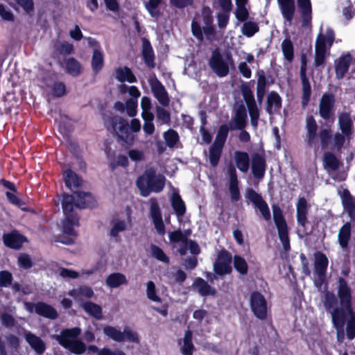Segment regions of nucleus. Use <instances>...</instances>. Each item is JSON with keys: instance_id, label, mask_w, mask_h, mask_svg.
I'll return each instance as SVG.
<instances>
[{"instance_id": "obj_1", "label": "nucleus", "mask_w": 355, "mask_h": 355, "mask_svg": "<svg viewBox=\"0 0 355 355\" xmlns=\"http://www.w3.org/2000/svg\"><path fill=\"white\" fill-rule=\"evenodd\" d=\"M324 306L330 313L331 321L334 313H340L343 321V327L346 324V336L349 340H353L355 338V312L353 309H349L348 311H344L342 309H338L335 306L337 300L333 293L326 292L323 298Z\"/></svg>"}, {"instance_id": "obj_2", "label": "nucleus", "mask_w": 355, "mask_h": 355, "mask_svg": "<svg viewBox=\"0 0 355 355\" xmlns=\"http://www.w3.org/2000/svg\"><path fill=\"white\" fill-rule=\"evenodd\" d=\"M137 184L141 196L146 197L151 192L159 193L164 189L165 178L157 174L154 169L149 168L137 179Z\"/></svg>"}, {"instance_id": "obj_3", "label": "nucleus", "mask_w": 355, "mask_h": 355, "mask_svg": "<svg viewBox=\"0 0 355 355\" xmlns=\"http://www.w3.org/2000/svg\"><path fill=\"white\" fill-rule=\"evenodd\" d=\"M80 333L81 329L79 327L67 329L61 331L57 339L59 343L69 352L81 354L85 351L86 346L83 342L77 339Z\"/></svg>"}, {"instance_id": "obj_4", "label": "nucleus", "mask_w": 355, "mask_h": 355, "mask_svg": "<svg viewBox=\"0 0 355 355\" xmlns=\"http://www.w3.org/2000/svg\"><path fill=\"white\" fill-rule=\"evenodd\" d=\"M209 66L217 76L223 78L234 67V61L230 53L215 50L209 60Z\"/></svg>"}, {"instance_id": "obj_5", "label": "nucleus", "mask_w": 355, "mask_h": 355, "mask_svg": "<svg viewBox=\"0 0 355 355\" xmlns=\"http://www.w3.org/2000/svg\"><path fill=\"white\" fill-rule=\"evenodd\" d=\"M334 40V33L331 28L327 27L325 30L320 28L315 45V63L316 66L324 64L325 55L331 48Z\"/></svg>"}, {"instance_id": "obj_6", "label": "nucleus", "mask_w": 355, "mask_h": 355, "mask_svg": "<svg viewBox=\"0 0 355 355\" xmlns=\"http://www.w3.org/2000/svg\"><path fill=\"white\" fill-rule=\"evenodd\" d=\"M76 193L74 196L64 195L62 198V205L65 219L62 223L63 232L65 234L75 236L76 232L73 230L74 226H78V218L76 215L71 214L73 208L76 207Z\"/></svg>"}, {"instance_id": "obj_7", "label": "nucleus", "mask_w": 355, "mask_h": 355, "mask_svg": "<svg viewBox=\"0 0 355 355\" xmlns=\"http://www.w3.org/2000/svg\"><path fill=\"white\" fill-rule=\"evenodd\" d=\"M328 266L327 257L321 252L315 254L313 282L315 286L320 291H327L325 284V273Z\"/></svg>"}, {"instance_id": "obj_8", "label": "nucleus", "mask_w": 355, "mask_h": 355, "mask_svg": "<svg viewBox=\"0 0 355 355\" xmlns=\"http://www.w3.org/2000/svg\"><path fill=\"white\" fill-rule=\"evenodd\" d=\"M273 218L277 226L279 237L282 243L284 248L287 250L289 248V239L288 236V229L284 220L282 210L278 206L272 207Z\"/></svg>"}, {"instance_id": "obj_9", "label": "nucleus", "mask_w": 355, "mask_h": 355, "mask_svg": "<svg viewBox=\"0 0 355 355\" xmlns=\"http://www.w3.org/2000/svg\"><path fill=\"white\" fill-rule=\"evenodd\" d=\"M250 306L254 315L264 320L267 315V304L263 295L259 292H254L250 296Z\"/></svg>"}, {"instance_id": "obj_10", "label": "nucleus", "mask_w": 355, "mask_h": 355, "mask_svg": "<svg viewBox=\"0 0 355 355\" xmlns=\"http://www.w3.org/2000/svg\"><path fill=\"white\" fill-rule=\"evenodd\" d=\"M232 255L225 250L218 252L214 265V271L220 275L229 274L232 271Z\"/></svg>"}, {"instance_id": "obj_11", "label": "nucleus", "mask_w": 355, "mask_h": 355, "mask_svg": "<svg viewBox=\"0 0 355 355\" xmlns=\"http://www.w3.org/2000/svg\"><path fill=\"white\" fill-rule=\"evenodd\" d=\"M338 295L340 300V306H337L338 309H342L344 311H348L352 308V295L351 289L348 286L347 282L342 278L339 279V286L338 291Z\"/></svg>"}, {"instance_id": "obj_12", "label": "nucleus", "mask_w": 355, "mask_h": 355, "mask_svg": "<svg viewBox=\"0 0 355 355\" xmlns=\"http://www.w3.org/2000/svg\"><path fill=\"white\" fill-rule=\"evenodd\" d=\"M245 198L250 200L259 210L265 220H268L270 219V212L268 205L259 194L256 193L252 189H248L245 192Z\"/></svg>"}, {"instance_id": "obj_13", "label": "nucleus", "mask_w": 355, "mask_h": 355, "mask_svg": "<svg viewBox=\"0 0 355 355\" xmlns=\"http://www.w3.org/2000/svg\"><path fill=\"white\" fill-rule=\"evenodd\" d=\"M281 14L284 19V26H291L295 13L294 0H277Z\"/></svg>"}, {"instance_id": "obj_14", "label": "nucleus", "mask_w": 355, "mask_h": 355, "mask_svg": "<svg viewBox=\"0 0 355 355\" xmlns=\"http://www.w3.org/2000/svg\"><path fill=\"white\" fill-rule=\"evenodd\" d=\"M24 305L26 309L31 313L35 311L37 314L50 319H55L58 316V313L53 307L43 302H39L35 304L25 303Z\"/></svg>"}, {"instance_id": "obj_15", "label": "nucleus", "mask_w": 355, "mask_h": 355, "mask_svg": "<svg viewBox=\"0 0 355 355\" xmlns=\"http://www.w3.org/2000/svg\"><path fill=\"white\" fill-rule=\"evenodd\" d=\"M149 85L154 96L158 102L163 106H167L169 103V98L163 85L155 77L150 79Z\"/></svg>"}, {"instance_id": "obj_16", "label": "nucleus", "mask_w": 355, "mask_h": 355, "mask_svg": "<svg viewBox=\"0 0 355 355\" xmlns=\"http://www.w3.org/2000/svg\"><path fill=\"white\" fill-rule=\"evenodd\" d=\"M353 57L350 53H345L339 56L334 62L336 76L338 79H342L349 70Z\"/></svg>"}, {"instance_id": "obj_17", "label": "nucleus", "mask_w": 355, "mask_h": 355, "mask_svg": "<svg viewBox=\"0 0 355 355\" xmlns=\"http://www.w3.org/2000/svg\"><path fill=\"white\" fill-rule=\"evenodd\" d=\"M113 128L119 137L125 143H132L134 139L133 135L129 130L128 122L125 120L119 119L114 123Z\"/></svg>"}, {"instance_id": "obj_18", "label": "nucleus", "mask_w": 355, "mask_h": 355, "mask_svg": "<svg viewBox=\"0 0 355 355\" xmlns=\"http://www.w3.org/2000/svg\"><path fill=\"white\" fill-rule=\"evenodd\" d=\"M334 96L331 94H324L319 105L320 115L324 119H328L332 114L334 105Z\"/></svg>"}, {"instance_id": "obj_19", "label": "nucleus", "mask_w": 355, "mask_h": 355, "mask_svg": "<svg viewBox=\"0 0 355 355\" xmlns=\"http://www.w3.org/2000/svg\"><path fill=\"white\" fill-rule=\"evenodd\" d=\"M69 295L72 297L75 301L79 302L81 306L84 300L94 297V292L92 288L87 286H82L71 290L69 292Z\"/></svg>"}, {"instance_id": "obj_20", "label": "nucleus", "mask_w": 355, "mask_h": 355, "mask_svg": "<svg viewBox=\"0 0 355 355\" xmlns=\"http://www.w3.org/2000/svg\"><path fill=\"white\" fill-rule=\"evenodd\" d=\"M227 174L230 176L229 190L231 198L233 200L237 201L240 198V192L239 189V181L237 179L236 171L233 166H229Z\"/></svg>"}, {"instance_id": "obj_21", "label": "nucleus", "mask_w": 355, "mask_h": 355, "mask_svg": "<svg viewBox=\"0 0 355 355\" xmlns=\"http://www.w3.org/2000/svg\"><path fill=\"white\" fill-rule=\"evenodd\" d=\"M266 159L263 155L256 153L252 157V171L257 178H262L266 171Z\"/></svg>"}, {"instance_id": "obj_22", "label": "nucleus", "mask_w": 355, "mask_h": 355, "mask_svg": "<svg viewBox=\"0 0 355 355\" xmlns=\"http://www.w3.org/2000/svg\"><path fill=\"white\" fill-rule=\"evenodd\" d=\"M3 239L7 247L16 250L19 249L22 244L26 241V238L17 232L3 234Z\"/></svg>"}, {"instance_id": "obj_23", "label": "nucleus", "mask_w": 355, "mask_h": 355, "mask_svg": "<svg viewBox=\"0 0 355 355\" xmlns=\"http://www.w3.org/2000/svg\"><path fill=\"white\" fill-rule=\"evenodd\" d=\"M340 129L345 137L350 139L353 132V122L351 116L347 112H342L338 116Z\"/></svg>"}, {"instance_id": "obj_24", "label": "nucleus", "mask_w": 355, "mask_h": 355, "mask_svg": "<svg viewBox=\"0 0 355 355\" xmlns=\"http://www.w3.org/2000/svg\"><path fill=\"white\" fill-rule=\"evenodd\" d=\"M150 213L157 233L162 235L164 234L165 232L164 225L160 214L159 205L156 202H153L151 203Z\"/></svg>"}, {"instance_id": "obj_25", "label": "nucleus", "mask_w": 355, "mask_h": 355, "mask_svg": "<svg viewBox=\"0 0 355 355\" xmlns=\"http://www.w3.org/2000/svg\"><path fill=\"white\" fill-rule=\"evenodd\" d=\"M297 6L304 25H307L311 20L312 6L311 0H297Z\"/></svg>"}, {"instance_id": "obj_26", "label": "nucleus", "mask_w": 355, "mask_h": 355, "mask_svg": "<svg viewBox=\"0 0 355 355\" xmlns=\"http://www.w3.org/2000/svg\"><path fill=\"white\" fill-rule=\"evenodd\" d=\"M180 352L183 355H193L194 346L192 343V333L191 331H187L183 338L178 342Z\"/></svg>"}, {"instance_id": "obj_27", "label": "nucleus", "mask_w": 355, "mask_h": 355, "mask_svg": "<svg viewBox=\"0 0 355 355\" xmlns=\"http://www.w3.org/2000/svg\"><path fill=\"white\" fill-rule=\"evenodd\" d=\"M106 285L111 288H116L128 284L126 276L121 272H113L105 279Z\"/></svg>"}, {"instance_id": "obj_28", "label": "nucleus", "mask_w": 355, "mask_h": 355, "mask_svg": "<svg viewBox=\"0 0 355 355\" xmlns=\"http://www.w3.org/2000/svg\"><path fill=\"white\" fill-rule=\"evenodd\" d=\"M234 159L238 169L243 172H248L250 166L249 156L247 153L236 151L234 155Z\"/></svg>"}, {"instance_id": "obj_29", "label": "nucleus", "mask_w": 355, "mask_h": 355, "mask_svg": "<svg viewBox=\"0 0 355 355\" xmlns=\"http://www.w3.org/2000/svg\"><path fill=\"white\" fill-rule=\"evenodd\" d=\"M53 53L58 55H69L73 51V45L64 40H55L53 44Z\"/></svg>"}, {"instance_id": "obj_30", "label": "nucleus", "mask_w": 355, "mask_h": 355, "mask_svg": "<svg viewBox=\"0 0 355 355\" xmlns=\"http://www.w3.org/2000/svg\"><path fill=\"white\" fill-rule=\"evenodd\" d=\"M76 207L86 208L94 207L95 200L91 193L87 192H76Z\"/></svg>"}, {"instance_id": "obj_31", "label": "nucleus", "mask_w": 355, "mask_h": 355, "mask_svg": "<svg viewBox=\"0 0 355 355\" xmlns=\"http://www.w3.org/2000/svg\"><path fill=\"white\" fill-rule=\"evenodd\" d=\"M342 202L345 210L348 213L350 218L355 216V200L349 192L344 190L341 195Z\"/></svg>"}, {"instance_id": "obj_32", "label": "nucleus", "mask_w": 355, "mask_h": 355, "mask_svg": "<svg viewBox=\"0 0 355 355\" xmlns=\"http://www.w3.org/2000/svg\"><path fill=\"white\" fill-rule=\"evenodd\" d=\"M193 286L198 292L202 296H214L216 293V289L209 286L202 278H197L193 283Z\"/></svg>"}, {"instance_id": "obj_33", "label": "nucleus", "mask_w": 355, "mask_h": 355, "mask_svg": "<svg viewBox=\"0 0 355 355\" xmlns=\"http://www.w3.org/2000/svg\"><path fill=\"white\" fill-rule=\"evenodd\" d=\"M63 175L66 186L71 190L80 187L83 184L82 180L71 170L66 171Z\"/></svg>"}, {"instance_id": "obj_34", "label": "nucleus", "mask_w": 355, "mask_h": 355, "mask_svg": "<svg viewBox=\"0 0 355 355\" xmlns=\"http://www.w3.org/2000/svg\"><path fill=\"white\" fill-rule=\"evenodd\" d=\"M24 336L26 340L37 353L41 354L44 351V343L39 337L28 331L25 332Z\"/></svg>"}, {"instance_id": "obj_35", "label": "nucleus", "mask_w": 355, "mask_h": 355, "mask_svg": "<svg viewBox=\"0 0 355 355\" xmlns=\"http://www.w3.org/2000/svg\"><path fill=\"white\" fill-rule=\"evenodd\" d=\"M130 225L129 221L121 219L113 220L112 227L110 231V236L112 238H117L119 234L124 232Z\"/></svg>"}, {"instance_id": "obj_36", "label": "nucleus", "mask_w": 355, "mask_h": 355, "mask_svg": "<svg viewBox=\"0 0 355 355\" xmlns=\"http://www.w3.org/2000/svg\"><path fill=\"white\" fill-rule=\"evenodd\" d=\"M247 114L245 108L241 106L236 112L231 124L232 129H243L245 126Z\"/></svg>"}, {"instance_id": "obj_37", "label": "nucleus", "mask_w": 355, "mask_h": 355, "mask_svg": "<svg viewBox=\"0 0 355 355\" xmlns=\"http://www.w3.org/2000/svg\"><path fill=\"white\" fill-rule=\"evenodd\" d=\"M169 238L171 242L178 244L177 247L180 254L182 255L186 254L187 250L183 247L188 240L187 236L184 235L180 231H175L171 233Z\"/></svg>"}, {"instance_id": "obj_38", "label": "nucleus", "mask_w": 355, "mask_h": 355, "mask_svg": "<svg viewBox=\"0 0 355 355\" xmlns=\"http://www.w3.org/2000/svg\"><path fill=\"white\" fill-rule=\"evenodd\" d=\"M307 202L303 198H300L297 204V218L298 224L304 227L306 223Z\"/></svg>"}, {"instance_id": "obj_39", "label": "nucleus", "mask_w": 355, "mask_h": 355, "mask_svg": "<svg viewBox=\"0 0 355 355\" xmlns=\"http://www.w3.org/2000/svg\"><path fill=\"white\" fill-rule=\"evenodd\" d=\"M351 237V224L345 223L338 233V241L342 248H346Z\"/></svg>"}, {"instance_id": "obj_40", "label": "nucleus", "mask_w": 355, "mask_h": 355, "mask_svg": "<svg viewBox=\"0 0 355 355\" xmlns=\"http://www.w3.org/2000/svg\"><path fill=\"white\" fill-rule=\"evenodd\" d=\"M67 72L72 76H77L82 73L83 68L80 64L74 58H69L64 61Z\"/></svg>"}, {"instance_id": "obj_41", "label": "nucleus", "mask_w": 355, "mask_h": 355, "mask_svg": "<svg viewBox=\"0 0 355 355\" xmlns=\"http://www.w3.org/2000/svg\"><path fill=\"white\" fill-rule=\"evenodd\" d=\"M116 78L121 83H135L137 79L128 67H119L116 70Z\"/></svg>"}, {"instance_id": "obj_42", "label": "nucleus", "mask_w": 355, "mask_h": 355, "mask_svg": "<svg viewBox=\"0 0 355 355\" xmlns=\"http://www.w3.org/2000/svg\"><path fill=\"white\" fill-rule=\"evenodd\" d=\"M81 307L85 311V312L95 318L101 319L102 318V309L99 305L91 302H87L82 303Z\"/></svg>"}, {"instance_id": "obj_43", "label": "nucleus", "mask_w": 355, "mask_h": 355, "mask_svg": "<svg viewBox=\"0 0 355 355\" xmlns=\"http://www.w3.org/2000/svg\"><path fill=\"white\" fill-rule=\"evenodd\" d=\"M146 286V293L147 298L153 302L162 303V300L158 294V291L156 288L155 283L152 281H148Z\"/></svg>"}, {"instance_id": "obj_44", "label": "nucleus", "mask_w": 355, "mask_h": 355, "mask_svg": "<svg viewBox=\"0 0 355 355\" xmlns=\"http://www.w3.org/2000/svg\"><path fill=\"white\" fill-rule=\"evenodd\" d=\"M334 327L337 331V340L338 342L342 343L344 340V329L343 321L340 313H334L332 321Z\"/></svg>"}, {"instance_id": "obj_45", "label": "nucleus", "mask_w": 355, "mask_h": 355, "mask_svg": "<svg viewBox=\"0 0 355 355\" xmlns=\"http://www.w3.org/2000/svg\"><path fill=\"white\" fill-rule=\"evenodd\" d=\"M172 206L178 216H182L185 212V205L179 194L174 190L171 198Z\"/></svg>"}, {"instance_id": "obj_46", "label": "nucleus", "mask_w": 355, "mask_h": 355, "mask_svg": "<svg viewBox=\"0 0 355 355\" xmlns=\"http://www.w3.org/2000/svg\"><path fill=\"white\" fill-rule=\"evenodd\" d=\"M103 62V53L98 49H94L92 58V67L96 73L101 70Z\"/></svg>"}, {"instance_id": "obj_47", "label": "nucleus", "mask_w": 355, "mask_h": 355, "mask_svg": "<svg viewBox=\"0 0 355 355\" xmlns=\"http://www.w3.org/2000/svg\"><path fill=\"white\" fill-rule=\"evenodd\" d=\"M161 1L162 0H148L145 3L146 9L153 18L158 19L161 15L159 8Z\"/></svg>"}, {"instance_id": "obj_48", "label": "nucleus", "mask_w": 355, "mask_h": 355, "mask_svg": "<svg viewBox=\"0 0 355 355\" xmlns=\"http://www.w3.org/2000/svg\"><path fill=\"white\" fill-rule=\"evenodd\" d=\"M306 127L308 131V141L309 144H311L315 138L317 130V124L312 116H307Z\"/></svg>"}, {"instance_id": "obj_49", "label": "nucleus", "mask_w": 355, "mask_h": 355, "mask_svg": "<svg viewBox=\"0 0 355 355\" xmlns=\"http://www.w3.org/2000/svg\"><path fill=\"white\" fill-rule=\"evenodd\" d=\"M151 100L147 96L142 97L141 100V108L142 110L141 117L142 119H151L154 115L151 112Z\"/></svg>"}, {"instance_id": "obj_50", "label": "nucleus", "mask_w": 355, "mask_h": 355, "mask_svg": "<svg viewBox=\"0 0 355 355\" xmlns=\"http://www.w3.org/2000/svg\"><path fill=\"white\" fill-rule=\"evenodd\" d=\"M143 56L146 63L149 67H153V53L150 42L144 39L143 40Z\"/></svg>"}, {"instance_id": "obj_51", "label": "nucleus", "mask_w": 355, "mask_h": 355, "mask_svg": "<svg viewBox=\"0 0 355 355\" xmlns=\"http://www.w3.org/2000/svg\"><path fill=\"white\" fill-rule=\"evenodd\" d=\"M122 331L112 326H106L103 328V334L116 342H122Z\"/></svg>"}, {"instance_id": "obj_52", "label": "nucleus", "mask_w": 355, "mask_h": 355, "mask_svg": "<svg viewBox=\"0 0 355 355\" xmlns=\"http://www.w3.org/2000/svg\"><path fill=\"white\" fill-rule=\"evenodd\" d=\"M121 334L122 342L128 341L135 343H138L139 342V337L138 334L128 326H126L123 328Z\"/></svg>"}, {"instance_id": "obj_53", "label": "nucleus", "mask_w": 355, "mask_h": 355, "mask_svg": "<svg viewBox=\"0 0 355 355\" xmlns=\"http://www.w3.org/2000/svg\"><path fill=\"white\" fill-rule=\"evenodd\" d=\"M222 150V146L216 145L214 144H213L211 146L209 150V159L211 166H217L221 155Z\"/></svg>"}, {"instance_id": "obj_54", "label": "nucleus", "mask_w": 355, "mask_h": 355, "mask_svg": "<svg viewBox=\"0 0 355 355\" xmlns=\"http://www.w3.org/2000/svg\"><path fill=\"white\" fill-rule=\"evenodd\" d=\"M3 184L5 187L10 190V191H7L6 193L8 200L13 205L20 206L21 201L15 193L16 191L15 185L12 183L5 180L3 181Z\"/></svg>"}, {"instance_id": "obj_55", "label": "nucleus", "mask_w": 355, "mask_h": 355, "mask_svg": "<svg viewBox=\"0 0 355 355\" xmlns=\"http://www.w3.org/2000/svg\"><path fill=\"white\" fill-rule=\"evenodd\" d=\"M234 266L237 272L241 275H246L248 273V266L244 258L240 256H234Z\"/></svg>"}, {"instance_id": "obj_56", "label": "nucleus", "mask_w": 355, "mask_h": 355, "mask_svg": "<svg viewBox=\"0 0 355 355\" xmlns=\"http://www.w3.org/2000/svg\"><path fill=\"white\" fill-rule=\"evenodd\" d=\"M229 132V128L227 125H222L216 137L214 144L223 147L225 141L227 139Z\"/></svg>"}, {"instance_id": "obj_57", "label": "nucleus", "mask_w": 355, "mask_h": 355, "mask_svg": "<svg viewBox=\"0 0 355 355\" xmlns=\"http://www.w3.org/2000/svg\"><path fill=\"white\" fill-rule=\"evenodd\" d=\"M259 31L257 23L252 21L245 22L242 27V33L247 37H252Z\"/></svg>"}, {"instance_id": "obj_58", "label": "nucleus", "mask_w": 355, "mask_h": 355, "mask_svg": "<svg viewBox=\"0 0 355 355\" xmlns=\"http://www.w3.org/2000/svg\"><path fill=\"white\" fill-rule=\"evenodd\" d=\"M268 109L276 110L281 106V98L278 94L271 92L268 97Z\"/></svg>"}, {"instance_id": "obj_59", "label": "nucleus", "mask_w": 355, "mask_h": 355, "mask_svg": "<svg viewBox=\"0 0 355 355\" xmlns=\"http://www.w3.org/2000/svg\"><path fill=\"white\" fill-rule=\"evenodd\" d=\"M282 49L284 57L288 60H291L293 58V46L289 40H285L282 42Z\"/></svg>"}, {"instance_id": "obj_60", "label": "nucleus", "mask_w": 355, "mask_h": 355, "mask_svg": "<svg viewBox=\"0 0 355 355\" xmlns=\"http://www.w3.org/2000/svg\"><path fill=\"white\" fill-rule=\"evenodd\" d=\"M324 163L325 166L329 167L332 170L338 168L339 163L336 157L329 153H327L324 155Z\"/></svg>"}, {"instance_id": "obj_61", "label": "nucleus", "mask_w": 355, "mask_h": 355, "mask_svg": "<svg viewBox=\"0 0 355 355\" xmlns=\"http://www.w3.org/2000/svg\"><path fill=\"white\" fill-rule=\"evenodd\" d=\"M247 106L250 112L251 124L254 128H256L257 125V121L259 117V109L257 107L256 103H252Z\"/></svg>"}, {"instance_id": "obj_62", "label": "nucleus", "mask_w": 355, "mask_h": 355, "mask_svg": "<svg viewBox=\"0 0 355 355\" xmlns=\"http://www.w3.org/2000/svg\"><path fill=\"white\" fill-rule=\"evenodd\" d=\"M166 144L169 147L174 146L178 141V135L173 130H169L164 135Z\"/></svg>"}, {"instance_id": "obj_63", "label": "nucleus", "mask_w": 355, "mask_h": 355, "mask_svg": "<svg viewBox=\"0 0 355 355\" xmlns=\"http://www.w3.org/2000/svg\"><path fill=\"white\" fill-rule=\"evenodd\" d=\"M150 252L154 257L160 261L164 263H168L169 261L168 257L164 254L162 250L156 245H151Z\"/></svg>"}, {"instance_id": "obj_64", "label": "nucleus", "mask_w": 355, "mask_h": 355, "mask_svg": "<svg viewBox=\"0 0 355 355\" xmlns=\"http://www.w3.org/2000/svg\"><path fill=\"white\" fill-rule=\"evenodd\" d=\"M137 101L130 98L125 102V110L128 116H135L137 114Z\"/></svg>"}]
</instances>
